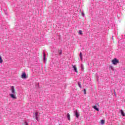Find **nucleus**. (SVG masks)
I'll return each instance as SVG.
<instances>
[{"label":"nucleus","instance_id":"nucleus-1","mask_svg":"<svg viewBox=\"0 0 125 125\" xmlns=\"http://www.w3.org/2000/svg\"><path fill=\"white\" fill-rule=\"evenodd\" d=\"M11 93L9 94V96L11 98H12V99H17V97L16 96V90L14 88V86H11Z\"/></svg>","mask_w":125,"mask_h":125},{"label":"nucleus","instance_id":"nucleus-13","mask_svg":"<svg viewBox=\"0 0 125 125\" xmlns=\"http://www.w3.org/2000/svg\"><path fill=\"white\" fill-rule=\"evenodd\" d=\"M101 123L102 125H104V124H105V121H104V120H102L101 121Z\"/></svg>","mask_w":125,"mask_h":125},{"label":"nucleus","instance_id":"nucleus-9","mask_svg":"<svg viewBox=\"0 0 125 125\" xmlns=\"http://www.w3.org/2000/svg\"><path fill=\"white\" fill-rule=\"evenodd\" d=\"M67 119L69 121H71V117L69 113L67 114Z\"/></svg>","mask_w":125,"mask_h":125},{"label":"nucleus","instance_id":"nucleus-14","mask_svg":"<svg viewBox=\"0 0 125 125\" xmlns=\"http://www.w3.org/2000/svg\"><path fill=\"white\" fill-rule=\"evenodd\" d=\"M79 35H83V31L82 30H79Z\"/></svg>","mask_w":125,"mask_h":125},{"label":"nucleus","instance_id":"nucleus-5","mask_svg":"<svg viewBox=\"0 0 125 125\" xmlns=\"http://www.w3.org/2000/svg\"><path fill=\"white\" fill-rule=\"evenodd\" d=\"M75 116H76L77 119H79V117H80V113L78 112V111H74Z\"/></svg>","mask_w":125,"mask_h":125},{"label":"nucleus","instance_id":"nucleus-8","mask_svg":"<svg viewBox=\"0 0 125 125\" xmlns=\"http://www.w3.org/2000/svg\"><path fill=\"white\" fill-rule=\"evenodd\" d=\"M121 115H122V116H123V117H125V112H124V111H123V110H121Z\"/></svg>","mask_w":125,"mask_h":125},{"label":"nucleus","instance_id":"nucleus-11","mask_svg":"<svg viewBox=\"0 0 125 125\" xmlns=\"http://www.w3.org/2000/svg\"><path fill=\"white\" fill-rule=\"evenodd\" d=\"M3 62V60L1 59V57H0V63L1 64Z\"/></svg>","mask_w":125,"mask_h":125},{"label":"nucleus","instance_id":"nucleus-19","mask_svg":"<svg viewBox=\"0 0 125 125\" xmlns=\"http://www.w3.org/2000/svg\"><path fill=\"white\" fill-rule=\"evenodd\" d=\"M82 15H83V16H84V13H82Z\"/></svg>","mask_w":125,"mask_h":125},{"label":"nucleus","instance_id":"nucleus-3","mask_svg":"<svg viewBox=\"0 0 125 125\" xmlns=\"http://www.w3.org/2000/svg\"><path fill=\"white\" fill-rule=\"evenodd\" d=\"M39 116V112H36L35 113L33 114L34 118H35V119L38 121V119H39V117H38Z\"/></svg>","mask_w":125,"mask_h":125},{"label":"nucleus","instance_id":"nucleus-4","mask_svg":"<svg viewBox=\"0 0 125 125\" xmlns=\"http://www.w3.org/2000/svg\"><path fill=\"white\" fill-rule=\"evenodd\" d=\"M21 78L22 79H27V75H26L25 72L22 73V74L21 75Z\"/></svg>","mask_w":125,"mask_h":125},{"label":"nucleus","instance_id":"nucleus-16","mask_svg":"<svg viewBox=\"0 0 125 125\" xmlns=\"http://www.w3.org/2000/svg\"><path fill=\"white\" fill-rule=\"evenodd\" d=\"M59 53L61 55V54H62V50H59Z\"/></svg>","mask_w":125,"mask_h":125},{"label":"nucleus","instance_id":"nucleus-18","mask_svg":"<svg viewBox=\"0 0 125 125\" xmlns=\"http://www.w3.org/2000/svg\"><path fill=\"white\" fill-rule=\"evenodd\" d=\"M24 125H29V123H28L27 122H25L24 123Z\"/></svg>","mask_w":125,"mask_h":125},{"label":"nucleus","instance_id":"nucleus-6","mask_svg":"<svg viewBox=\"0 0 125 125\" xmlns=\"http://www.w3.org/2000/svg\"><path fill=\"white\" fill-rule=\"evenodd\" d=\"M72 67L75 72H76V73H78V69L77 68V66H76V65H72Z\"/></svg>","mask_w":125,"mask_h":125},{"label":"nucleus","instance_id":"nucleus-10","mask_svg":"<svg viewBox=\"0 0 125 125\" xmlns=\"http://www.w3.org/2000/svg\"><path fill=\"white\" fill-rule=\"evenodd\" d=\"M80 56L81 60H83V54L82 53V52L80 53Z\"/></svg>","mask_w":125,"mask_h":125},{"label":"nucleus","instance_id":"nucleus-12","mask_svg":"<svg viewBox=\"0 0 125 125\" xmlns=\"http://www.w3.org/2000/svg\"><path fill=\"white\" fill-rule=\"evenodd\" d=\"M78 85L80 88H82V84H81V83L78 82Z\"/></svg>","mask_w":125,"mask_h":125},{"label":"nucleus","instance_id":"nucleus-17","mask_svg":"<svg viewBox=\"0 0 125 125\" xmlns=\"http://www.w3.org/2000/svg\"><path fill=\"white\" fill-rule=\"evenodd\" d=\"M84 94H86V89H84Z\"/></svg>","mask_w":125,"mask_h":125},{"label":"nucleus","instance_id":"nucleus-15","mask_svg":"<svg viewBox=\"0 0 125 125\" xmlns=\"http://www.w3.org/2000/svg\"><path fill=\"white\" fill-rule=\"evenodd\" d=\"M43 60L44 61H45V54L43 53Z\"/></svg>","mask_w":125,"mask_h":125},{"label":"nucleus","instance_id":"nucleus-7","mask_svg":"<svg viewBox=\"0 0 125 125\" xmlns=\"http://www.w3.org/2000/svg\"><path fill=\"white\" fill-rule=\"evenodd\" d=\"M93 108L95 109L96 110V111H97V112H99V109H98V108H97V106H96V105H95L93 107Z\"/></svg>","mask_w":125,"mask_h":125},{"label":"nucleus","instance_id":"nucleus-2","mask_svg":"<svg viewBox=\"0 0 125 125\" xmlns=\"http://www.w3.org/2000/svg\"><path fill=\"white\" fill-rule=\"evenodd\" d=\"M119 61L117 59H114L112 60V62L114 65H117L119 63Z\"/></svg>","mask_w":125,"mask_h":125},{"label":"nucleus","instance_id":"nucleus-20","mask_svg":"<svg viewBox=\"0 0 125 125\" xmlns=\"http://www.w3.org/2000/svg\"><path fill=\"white\" fill-rule=\"evenodd\" d=\"M97 105H99V104H97Z\"/></svg>","mask_w":125,"mask_h":125}]
</instances>
